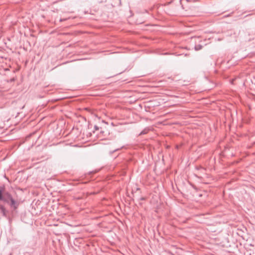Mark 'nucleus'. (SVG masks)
Instances as JSON below:
<instances>
[{
	"label": "nucleus",
	"mask_w": 255,
	"mask_h": 255,
	"mask_svg": "<svg viewBox=\"0 0 255 255\" xmlns=\"http://www.w3.org/2000/svg\"><path fill=\"white\" fill-rule=\"evenodd\" d=\"M1 201L7 204L13 211L16 210L19 206L18 201L14 199L7 191H4Z\"/></svg>",
	"instance_id": "nucleus-1"
},
{
	"label": "nucleus",
	"mask_w": 255,
	"mask_h": 255,
	"mask_svg": "<svg viewBox=\"0 0 255 255\" xmlns=\"http://www.w3.org/2000/svg\"><path fill=\"white\" fill-rule=\"evenodd\" d=\"M0 212L2 215L4 216H7L8 211L5 209V207L2 205H0Z\"/></svg>",
	"instance_id": "nucleus-2"
},
{
	"label": "nucleus",
	"mask_w": 255,
	"mask_h": 255,
	"mask_svg": "<svg viewBox=\"0 0 255 255\" xmlns=\"http://www.w3.org/2000/svg\"><path fill=\"white\" fill-rule=\"evenodd\" d=\"M202 48V46L201 45H195V50L197 51V50H200Z\"/></svg>",
	"instance_id": "nucleus-3"
},
{
	"label": "nucleus",
	"mask_w": 255,
	"mask_h": 255,
	"mask_svg": "<svg viewBox=\"0 0 255 255\" xmlns=\"http://www.w3.org/2000/svg\"><path fill=\"white\" fill-rule=\"evenodd\" d=\"M4 191L3 188L0 189V200L2 199Z\"/></svg>",
	"instance_id": "nucleus-4"
},
{
	"label": "nucleus",
	"mask_w": 255,
	"mask_h": 255,
	"mask_svg": "<svg viewBox=\"0 0 255 255\" xmlns=\"http://www.w3.org/2000/svg\"><path fill=\"white\" fill-rule=\"evenodd\" d=\"M94 128L96 129V130H98L99 129V128L97 126H94Z\"/></svg>",
	"instance_id": "nucleus-5"
},
{
	"label": "nucleus",
	"mask_w": 255,
	"mask_h": 255,
	"mask_svg": "<svg viewBox=\"0 0 255 255\" xmlns=\"http://www.w3.org/2000/svg\"><path fill=\"white\" fill-rule=\"evenodd\" d=\"M146 132L144 131H142L141 132V133H140V134H145Z\"/></svg>",
	"instance_id": "nucleus-6"
},
{
	"label": "nucleus",
	"mask_w": 255,
	"mask_h": 255,
	"mask_svg": "<svg viewBox=\"0 0 255 255\" xmlns=\"http://www.w3.org/2000/svg\"><path fill=\"white\" fill-rule=\"evenodd\" d=\"M193 120H192V128H195V127H194L193 125L194 124V123H193Z\"/></svg>",
	"instance_id": "nucleus-7"
},
{
	"label": "nucleus",
	"mask_w": 255,
	"mask_h": 255,
	"mask_svg": "<svg viewBox=\"0 0 255 255\" xmlns=\"http://www.w3.org/2000/svg\"><path fill=\"white\" fill-rule=\"evenodd\" d=\"M119 150V149H117L115 150L113 152H114L115 151H117V150Z\"/></svg>",
	"instance_id": "nucleus-8"
}]
</instances>
